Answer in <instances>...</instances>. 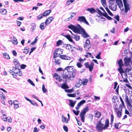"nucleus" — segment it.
Wrapping results in <instances>:
<instances>
[{
  "instance_id": "22",
  "label": "nucleus",
  "mask_w": 132,
  "mask_h": 132,
  "mask_svg": "<svg viewBox=\"0 0 132 132\" xmlns=\"http://www.w3.org/2000/svg\"><path fill=\"white\" fill-rule=\"evenodd\" d=\"M120 99L121 101V102L122 104H120L119 106V108H122V107H124L125 106V105L124 102L122 99V98L121 97H120Z\"/></svg>"
},
{
  "instance_id": "1",
  "label": "nucleus",
  "mask_w": 132,
  "mask_h": 132,
  "mask_svg": "<svg viewBox=\"0 0 132 132\" xmlns=\"http://www.w3.org/2000/svg\"><path fill=\"white\" fill-rule=\"evenodd\" d=\"M76 70L73 66H69L66 67L63 71L62 78L65 80H73L76 74Z\"/></svg>"
},
{
  "instance_id": "42",
  "label": "nucleus",
  "mask_w": 132,
  "mask_h": 132,
  "mask_svg": "<svg viewBox=\"0 0 132 132\" xmlns=\"http://www.w3.org/2000/svg\"><path fill=\"white\" fill-rule=\"evenodd\" d=\"M121 76L123 78H127V75L126 73L125 72L121 74Z\"/></svg>"
},
{
  "instance_id": "25",
  "label": "nucleus",
  "mask_w": 132,
  "mask_h": 132,
  "mask_svg": "<svg viewBox=\"0 0 132 132\" xmlns=\"http://www.w3.org/2000/svg\"><path fill=\"white\" fill-rule=\"evenodd\" d=\"M72 36L77 41L79 40L80 39L79 36L77 34H74Z\"/></svg>"
},
{
  "instance_id": "38",
  "label": "nucleus",
  "mask_w": 132,
  "mask_h": 132,
  "mask_svg": "<svg viewBox=\"0 0 132 132\" xmlns=\"http://www.w3.org/2000/svg\"><path fill=\"white\" fill-rule=\"evenodd\" d=\"M31 29L32 30V31H34V30L36 28V24L34 23H32L31 24Z\"/></svg>"
},
{
  "instance_id": "44",
  "label": "nucleus",
  "mask_w": 132,
  "mask_h": 132,
  "mask_svg": "<svg viewBox=\"0 0 132 132\" xmlns=\"http://www.w3.org/2000/svg\"><path fill=\"white\" fill-rule=\"evenodd\" d=\"M105 9L106 10L107 12L111 16H112L113 15L112 13L110 12V10L107 7L105 8Z\"/></svg>"
},
{
  "instance_id": "37",
  "label": "nucleus",
  "mask_w": 132,
  "mask_h": 132,
  "mask_svg": "<svg viewBox=\"0 0 132 132\" xmlns=\"http://www.w3.org/2000/svg\"><path fill=\"white\" fill-rule=\"evenodd\" d=\"M12 43L15 45H16L18 42L16 38L14 37H13V40H12Z\"/></svg>"
},
{
  "instance_id": "51",
  "label": "nucleus",
  "mask_w": 132,
  "mask_h": 132,
  "mask_svg": "<svg viewBox=\"0 0 132 132\" xmlns=\"http://www.w3.org/2000/svg\"><path fill=\"white\" fill-rule=\"evenodd\" d=\"M67 95L69 97H74L76 96V94L75 93L73 94H68Z\"/></svg>"
},
{
  "instance_id": "47",
  "label": "nucleus",
  "mask_w": 132,
  "mask_h": 132,
  "mask_svg": "<svg viewBox=\"0 0 132 132\" xmlns=\"http://www.w3.org/2000/svg\"><path fill=\"white\" fill-rule=\"evenodd\" d=\"M63 42L62 40H59L56 42V44L57 46L62 45L63 44Z\"/></svg>"
},
{
  "instance_id": "54",
  "label": "nucleus",
  "mask_w": 132,
  "mask_h": 132,
  "mask_svg": "<svg viewBox=\"0 0 132 132\" xmlns=\"http://www.w3.org/2000/svg\"><path fill=\"white\" fill-rule=\"evenodd\" d=\"M72 111L73 113L76 116L78 115L79 114V110L76 111L75 110H73Z\"/></svg>"
},
{
  "instance_id": "50",
  "label": "nucleus",
  "mask_w": 132,
  "mask_h": 132,
  "mask_svg": "<svg viewBox=\"0 0 132 132\" xmlns=\"http://www.w3.org/2000/svg\"><path fill=\"white\" fill-rule=\"evenodd\" d=\"M105 16L109 20H110L113 19L112 18L108 15V14L106 12H105Z\"/></svg>"
},
{
  "instance_id": "18",
  "label": "nucleus",
  "mask_w": 132,
  "mask_h": 132,
  "mask_svg": "<svg viewBox=\"0 0 132 132\" xmlns=\"http://www.w3.org/2000/svg\"><path fill=\"white\" fill-rule=\"evenodd\" d=\"M51 10H50L45 11L43 13L44 16H46L48 15L51 12Z\"/></svg>"
},
{
  "instance_id": "36",
  "label": "nucleus",
  "mask_w": 132,
  "mask_h": 132,
  "mask_svg": "<svg viewBox=\"0 0 132 132\" xmlns=\"http://www.w3.org/2000/svg\"><path fill=\"white\" fill-rule=\"evenodd\" d=\"M29 48H27L26 47H25L24 51H23V53H25L26 54H27L29 52Z\"/></svg>"
},
{
  "instance_id": "32",
  "label": "nucleus",
  "mask_w": 132,
  "mask_h": 132,
  "mask_svg": "<svg viewBox=\"0 0 132 132\" xmlns=\"http://www.w3.org/2000/svg\"><path fill=\"white\" fill-rule=\"evenodd\" d=\"M62 117V121L63 122H65V123H68V121L66 120V118L63 115H62L61 116Z\"/></svg>"
},
{
  "instance_id": "10",
  "label": "nucleus",
  "mask_w": 132,
  "mask_h": 132,
  "mask_svg": "<svg viewBox=\"0 0 132 132\" xmlns=\"http://www.w3.org/2000/svg\"><path fill=\"white\" fill-rule=\"evenodd\" d=\"M84 47L86 50H88L90 47L91 45L88 39H87L85 42Z\"/></svg>"
},
{
  "instance_id": "9",
  "label": "nucleus",
  "mask_w": 132,
  "mask_h": 132,
  "mask_svg": "<svg viewBox=\"0 0 132 132\" xmlns=\"http://www.w3.org/2000/svg\"><path fill=\"white\" fill-rule=\"evenodd\" d=\"M131 60L130 57H126L124 59V61L125 62V64L126 66H129L130 65V63Z\"/></svg>"
},
{
  "instance_id": "4",
  "label": "nucleus",
  "mask_w": 132,
  "mask_h": 132,
  "mask_svg": "<svg viewBox=\"0 0 132 132\" xmlns=\"http://www.w3.org/2000/svg\"><path fill=\"white\" fill-rule=\"evenodd\" d=\"M96 128L97 131L99 132L102 131L103 129H104V124L101 123V121L98 122L96 125Z\"/></svg>"
},
{
  "instance_id": "52",
  "label": "nucleus",
  "mask_w": 132,
  "mask_h": 132,
  "mask_svg": "<svg viewBox=\"0 0 132 132\" xmlns=\"http://www.w3.org/2000/svg\"><path fill=\"white\" fill-rule=\"evenodd\" d=\"M28 81L29 83L31 85L33 86H35V84L33 83L32 81L30 79H28L27 80Z\"/></svg>"
},
{
  "instance_id": "56",
  "label": "nucleus",
  "mask_w": 132,
  "mask_h": 132,
  "mask_svg": "<svg viewBox=\"0 0 132 132\" xmlns=\"http://www.w3.org/2000/svg\"><path fill=\"white\" fill-rule=\"evenodd\" d=\"M55 63L57 64H60V61L58 59H54Z\"/></svg>"
},
{
  "instance_id": "17",
  "label": "nucleus",
  "mask_w": 132,
  "mask_h": 132,
  "mask_svg": "<svg viewBox=\"0 0 132 132\" xmlns=\"http://www.w3.org/2000/svg\"><path fill=\"white\" fill-rule=\"evenodd\" d=\"M109 121L108 119H106L105 122V125L104 126V129L107 128L109 126Z\"/></svg>"
},
{
  "instance_id": "31",
  "label": "nucleus",
  "mask_w": 132,
  "mask_h": 132,
  "mask_svg": "<svg viewBox=\"0 0 132 132\" xmlns=\"http://www.w3.org/2000/svg\"><path fill=\"white\" fill-rule=\"evenodd\" d=\"M3 56L5 58L7 59H10V58L9 56V55L6 53H4L3 54Z\"/></svg>"
},
{
  "instance_id": "57",
  "label": "nucleus",
  "mask_w": 132,
  "mask_h": 132,
  "mask_svg": "<svg viewBox=\"0 0 132 132\" xmlns=\"http://www.w3.org/2000/svg\"><path fill=\"white\" fill-rule=\"evenodd\" d=\"M123 78V81L126 83V84L129 83V82L127 80V78Z\"/></svg>"
},
{
  "instance_id": "59",
  "label": "nucleus",
  "mask_w": 132,
  "mask_h": 132,
  "mask_svg": "<svg viewBox=\"0 0 132 132\" xmlns=\"http://www.w3.org/2000/svg\"><path fill=\"white\" fill-rule=\"evenodd\" d=\"M101 52H100L98 54V55L96 56V58L98 59H101L100 55L101 54Z\"/></svg>"
},
{
  "instance_id": "20",
  "label": "nucleus",
  "mask_w": 132,
  "mask_h": 132,
  "mask_svg": "<svg viewBox=\"0 0 132 132\" xmlns=\"http://www.w3.org/2000/svg\"><path fill=\"white\" fill-rule=\"evenodd\" d=\"M86 10L89 11L91 13H93L96 11V10L93 8H88L86 9Z\"/></svg>"
},
{
  "instance_id": "2",
  "label": "nucleus",
  "mask_w": 132,
  "mask_h": 132,
  "mask_svg": "<svg viewBox=\"0 0 132 132\" xmlns=\"http://www.w3.org/2000/svg\"><path fill=\"white\" fill-rule=\"evenodd\" d=\"M89 108L88 106L84 108L82 110L80 114V116L82 121L83 122H85V115L86 112L88 111Z\"/></svg>"
},
{
  "instance_id": "40",
  "label": "nucleus",
  "mask_w": 132,
  "mask_h": 132,
  "mask_svg": "<svg viewBox=\"0 0 132 132\" xmlns=\"http://www.w3.org/2000/svg\"><path fill=\"white\" fill-rule=\"evenodd\" d=\"M122 67H119V68L118 69V70L119 71V72L121 73L122 74L124 72V71L122 68Z\"/></svg>"
},
{
  "instance_id": "29",
  "label": "nucleus",
  "mask_w": 132,
  "mask_h": 132,
  "mask_svg": "<svg viewBox=\"0 0 132 132\" xmlns=\"http://www.w3.org/2000/svg\"><path fill=\"white\" fill-rule=\"evenodd\" d=\"M86 101L84 100H83L78 103L77 104V106L80 107Z\"/></svg>"
},
{
  "instance_id": "63",
  "label": "nucleus",
  "mask_w": 132,
  "mask_h": 132,
  "mask_svg": "<svg viewBox=\"0 0 132 132\" xmlns=\"http://www.w3.org/2000/svg\"><path fill=\"white\" fill-rule=\"evenodd\" d=\"M125 85L127 86L130 89H132L131 86L130 85L129 83H127V84H125Z\"/></svg>"
},
{
  "instance_id": "53",
  "label": "nucleus",
  "mask_w": 132,
  "mask_h": 132,
  "mask_svg": "<svg viewBox=\"0 0 132 132\" xmlns=\"http://www.w3.org/2000/svg\"><path fill=\"white\" fill-rule=\"evenodd\" d=\"M43 16H44L43 14H40L37 16V18L38 20H40L43 18Z\"/></svg>"
},
{
  "instance_id": "46",
  "label": "nucleus",
  "mask_w": 132,
  "mask_h": 132,
  "mask_svg": "<svg viewBox=\"0 0 132 132\" xmlns=\"http://www.w3.org/2000/svg\"><path fill=\"white\" fill-rule=\"evenodd\" d=\"M114 116L113 114H111V124L112 125L114 119Z\"/></svg>"
},
{
  "instance_id": "60",
  "label": "nucleus",
  "mask_w": 132,
  "mask_h": 132,
  "mask_svg": "<svg viewBox=\"0 0 132 132\" xmlns=\"http://www.w3.org/2000/svg\"><path fill=\"white\" fill-rule=\"evenodd\" d=\"M77 66L79 68H81L82 67V65L80 62L77 63Z\"/></svg>"
},
{
  "instance_id": "30",
  "label": "nucleus",
  "mask_w": 132,
  "mask_h": 132,
  "mask_svg": "<svg viewBox=\"0 0 132 132\" xmlns=\"http://www.w3.org/2000/svg\"><path fill=\"white\" fill-rule=\"evenodd\" d=\"M0 12L2 14H5L7 13V11L5 9H2L0 10Z\"/></svg>"
},
{
  "instance_id": "45",
  "label": "nucleus",
  "mask_w": 132,
  "mask_h": 132,
  "mask_svg": "<svg viewBox=\"0 0 132 132\" xmlns=\"http://www.w3.org/2000/svg\"><path fill=\"white\" fill-rule=\"evenodd\" d=\"M0 97L2 99H4L5 98V95L2 92H0Z\"/></svg>"
},
{
  "instance_id": "13",
  "label": "nucleus",
  "mask_w": 132,
  "mask_h": 132,
  "mask_svg": "<svg viewBox=\"0 0 132 132\" xmlns=\"http://www.w3.org/2000/svg\"><path fill=\"white\" fill-rule=\"evenodd\" d=\"M55 52L59 56H60L61 54H62L63 53V50L60 48L57 49L55 50Z\"/></svg>"
},
{
  "instance_id": "34",
  "label": "nucleus",
  "mask_w": 132,
  "mask_h": 132,
  "mask_svg": "<svg viewBox=\"0 0 132 132\" xmlns=\"http://www.w3.org/2000/svg\"><path fill=\"white\" fill-rule=\"evenodd\" d=\"M16 70H17V71H18V72H15V73L17 75L19 76H21L22 75V73L21 72V71H20V70L18 69H16Z\"/></svg>"
},
{
  "instance_id": "24",
  "label": "nucleus",
  "mask_w": 132,
  "mask_h": 132,
  "mask_svg": "<svg viewBox=\"0 0 132 132\" xmlns=\"http://www.w3.org/2000/svg\"><path fill=\"white\" fill-rule=\"evenodd\" d=\"M125 101L126 103L128 104L130 107H132V106L130 103L129 101L128 100V96L127 95L125 96Z\"/></svg>"
},
{
  "instance_id": "23",
  "label": "nucleus",
  "mask_w": 132,
  "mask_h": 132,
  "mask_svg": "<svg viewBox=\"0 0 132 132\" xmlns=\"http://www.w3.org/2000/svg\"><path fill=\"white\" fill-rule=\"evenodd\" d=\"M125 8V12L126 13L128 12V11L130 10L129 6L128 4L124 5Z\"/></svg>"
},
{
  "instance_id": "7",
  "label": "nucleus",
  "mask_w": 132,
  "mask_h": 132,
  "mask_svg": "<svg viewBox=\"0 0 132 132\" xmlns=\"http://www.w3.org/2000/svg\"><path fill=\"white\" fill-rule=\"evenodd\" d=\"M77 20L80 22L84 23L85 24L87 25H89L88 22L87 21L85 17L84 16H79L78 19Z\"/></svg>"
},
{
  "instance_id": "48",
  "label": "nucleus",
  "mask_w": 132,
  "mask_h": 132,
  "mask_svg": "<svg viewBox=\"0 0 132 132\" xmlns=\"http://www.w3.org/2000/svg\"><path fill=\"white\" fill-rule=\"evenodd\" d=\"M2 119L5 121H7V118L6 116L4 114H3L2 117Z\"/></svg>"
},
{
  "instance_id": "28",
  "label": "nucleus",
  "mask_w": 132,
  "mask_h": 132,
  "mask_svg": "<svg viewBox=\"0 0 132 132\" xmlns=\"http://www.w3.org/2000/svg\"><path fill=\"white\" fill-rule=\"evenodd\" d=\"M118 63L119 65V67H123V61L121 59L119 60L118 61Z\"/></svg>"
},
{
  "instance_id": "5",
  "label": "nucleus",
  "mask_w": 132,
  "mask_h": 132,
  "mask_svg": "<svg viewBox=\"0 0 132 132\" xmlns=\"http://www.w3.org/2000/svg\"><path fill=\"white\" fill-rule=\"evenodd\" d=\"M77 33L82 34V36L84 38L89 37V36L85 32V30L81 27H80V29Z\"/></svg>"
},
{
  "instance_id": "26",
  "label": "nucleus",
  "mask_w": 132,
  "mask_h": 132,
  "mask_svg": "<svg viewBox=\"0 0 132 132\" xmlns=\"http://www.w3.org/2000/svg\"><path fill=\"white\" fill-rule=\"evenodd\" d=\"M46 26L45 25V24L44 23H42L40 25V28L41 30H43L44 29Z\"/></svg>"
},
{
  "instance_id": "41",
  "label": "nucleus",
  "mask_w": 132,
  "mask_h": 132,
  "mask_svg": "<svg viewBox=\"0 0 132 132\" xmlns=\"http://www.w3.org/2000/svg\"><path fill=\"white\" fill-rule=\"evenodd\" d=\"M18 101L16 100H15L14 101L13 104L14 105V107L15 109H17L19 108V106L17 103H15V102H17Z\"/></svg>"
},
{
  "instance_id": "6",
  "label": "nucleus",
  "mask_w": 132,
  "mask_h": 132,
  "mask_svg": "<svg viewBox=\"0 0 132 132\" xmlns=\"http://www.w3.org/2000/svg\"><path fill=\"white\" fill-rule=\"evenodd\" d=\"M110 3L112 4L111 5L109 6V8L110 9L113 11H116L117 9V5L114 2L115 1V0H109Z\"/></svg>"
},
{
  "instance_id": "21",
  "label": "nucleus",
  "mask_w": 132,
  "mask_h": 132,
  "mask_svg": "<svg viewBox=\"0 0 132 132\" xmlns=\"http://www.w3.org/2000/svg\"><path fill=\"white\" fill-rule=\"evenodd\" d=\"M94 65V63L93 62H92L91 64L89 65V67L88 68H89V70L90 71H91L93 70Z\"/></svg>"
},
{
  "instance_id": "58",
  "label": "nucleus",
  "mask_w": 132,
  "mask_h": 132,
  "mask_svg": "<svg viewBox=\"0 0 132 132\" xmlns=\"http://www.w3.org/2000/svg\"><path fill=\"white\" fill-rule=\"evenodd\" d=\"M73 89H66L65 90V92L67 93H72V92Z\"/></svg>"
},
{
  "instance_id": "19",
  "label": "nucleus",
  "mask_w": 132,
  "mask_h": 132,
  "mask_svg": "<svg viewBox=\"0 0 132 132\" xmlns=\"http://www.w3.org/2000/svg\"><path fill=\"white\" fill-rule=\"evenodd\" d=\"M61 87L63 89H65L69 88V87L67 85V83H64L61 86Z\"/></svg>"
},
{
  "instance_id": "62",
  "label": "nucleus",
  "mask_w": 132,
  "mask_h": 132,
  "mask_svg": "<svg viewBox=\"0 0 132 132\" xmlns=\"http://www.w3.org/2000/svg\"><path fill=\"white\" fill-rule=\"evenodd\" d=\"M119 16L117 15H115L114 17V18L118 21H119Z\"/></svg>"
},
{
  "instance_id": "12",
  "label": "nucleus",
  "mask_w": 132,
  "mask_h": 132,
  "mask_svg": "<svg viewBox=\"0 0 132 132\" xmlns=\"http://www.w3.org/2000/svg\"><path fill=\"white\" fill-rule=\"evenodd\" d=\"M53 19V16L49 17L47 18L46 20L45 24V25H48Z\"/></svg>"
},
{
  "instance_id": "27",
  "label": "nucleus",
  "mask_w": 132,
  "mask_h": 132,
  "mask_svg": "<svg viewBox=\"0 0 132 132\" xmlns=\"http://www.w3.org/2000/svg\"><path fill=\"white\" fill-rule=\"evenodd\" d=\"M64 37H66L71 42H73L72 39L71 38L70 36L68 35H64Z\"/></svg>"
},
{
  "instance_id": "39",
  "label": "nucleus",
  "mask_w": 132,
  "mask_h": 132,
  "mask_svg": "<svg viewBox=\"0 0 132 132\" xmlns=\"http://www.w3.org/2000/svg\"><path fill=\"white\" fill-rule=\"evenodd\" d=\"M88 81V80L86 79L82 81V84H83V86L85 85H86Z\"/></svg>"
},
{
  "instance_id": "55",
  "label": "nucleus",
  "mask_w": 132,
  "mask_h": 132,
  "mask_svg": "<svg viewBox=\"0 0 132 132\" xmlns=\"http://www.w3.org/2000/svg\"><path fill=\"white\" fill-rule=\"evenodd\" d=\"M71 13L72 14L71 15L70 17L68 18V19H71L76 14V13L74 12H72Z\"/></svg>"
},
{
  "instance_id": "14",
  "label": "nucleus",
  "mask_w": 132,
  "mask_h": 132,
  "mask_svg": "<svg viewBox=\"0 0 132 132\" xmlns=\"http://www.w3.org/2000/svg\"><path fill=\"white\" fill-rule=\"evenodd\" d=\"M60 57L62 59L65 60H70L71 59L70 57L65 55H61L60 56Z\"/></svg>"
},
{
  "instance_id": "64",
  "label": "nucleus",
  "mask_w": 132,
  "mask_h": 132,
  "mask_svg": "<svg viewBox=\"0 0 132 132\" xmlns=\"http://www.w3.org/2000/svg\"><path fill=\"white\" fill-rule=\"evenodd\" d=\"M119 124H120V123H117L115 124L114 125V127L116 129H119L118 126H119Z\"/></svg>"
},
{
  "instance_id": "43",
  "label": "nucleus",
  "mask_w": 132,
  "mask_h": 132,
  "mask_svg": "<svg viewBox=\"0 0 132 132\" xmlns=\"http://www.w3.org/2000/svg\"><path fill=\"white\" fill-rule=\"evenodd\" d=\"M42 90L43 93H46L47 91V89L45 87L44 84H43L42 85Z\"/></svg>"
},
{
  "instance_id": "61",
  "label": "nucleus",
  "mask_w": 132,
  "mask_h": 132,
  "mask_svg": "<svg viewBox=\"0 0 132 132\" xmlns=\"http://www.w3.org/2000/svg\"><path fill=\"white\" fill-rule=\"evenodd\" d=\"M101 2L103 6H105L106 5V1H101Z\"/></svg>"
},
{
  "instance_id": "3",
  "label": "nucleus",
  "mask_w": 132,
  "mask_h": 132,
  "mask_svg": "<svg viewBox=\"0 0 132 132\" xmlns=\"http://www.w3.org/2000/svg\"><path fill=\"white\" fill-rule=\"evenodd\" d=\"M78 27L73 25H70L68 26V28L71 29L74 32L76 33H78L81 27L80 25L78 24L77 25Z\"/></svg>"
},
{
  "instance_id": "35",
  "label": "nucleus",
  "mask_w": 132,
  "mask_h": 132,
  "mask_svg": "<svg viewBox=\"0 0 132 132\" xmlns=\"http://www.w3.org/2000/svg\"><path fill=\"white\" fill-rule=\"evenodd\" d=\"M64 47H65L68 50H70L71 48V45L69 44H65L64 45Z\"/></svg>"
},
{
  "instance_id": "8",
  "label": "nucleus",
  "mask_w": 132,
  "mask_h": 132,
  "mask_svg": "<svg viewBox=\"0 0 132 132\" xmlns=\"http://www.w3.org/2000/svg\"><path fill=\"white\" fill-rule=\"evenodd\" d=\"M119 110H118V109L116 106L114 108L115 112L116 113L117 117L120 118L121 117L122 114L121 112L122 111V108H119Z\"/></svg>"
},
{
  "instance_id": "11",
  "label": "nucleus",
  "mask_w": 132,
  "mask_h": 132,
  "mask_svg": "<svg viewBox=\"0 0 132 132\" xmlns=\"http://www.w3.org/2000/svg\"><path fill=\"white\" fill-rule=\"evenodd\" d=\"M117 3L121 10H124L122 2L121 0H116Z\"/></svg>"
},
{
  "instance_id": "16",
  "label": "nucleus",
  "mask_w": 132,
  "mask_h": 132,
  "mask_svg": "<svg viewBox=\"0 0 132 132\" xmlns=\"http://www.w3.org/2000/svg\"><path fill=\"white\" fill-rule=\"evenodd\" d=\"M13 63L14 65L16 67H18V66L20 65V64L19 63L18 60L16 59H15L13 60Z\"/></svg>"
},
{
  "instance_id": "15",
  "label": "nucleus",
  "mask_w": 132,
  "mask_h": 132,
  "mask_svg": "<svg viewBox=\"0 0 132 132\" xmlns=\"http://www.w3.org/2000/svg\"><path fill=\"white\" fill-rule=\"evenodd\" d=\"M69 105L72 108H73L76 103V101H73L72 100H69Z\"/></svg>"
},
{
  "instance_id": "49",
  "label": "nucleus",
  "mask_w": 132,
  "mask_h": 132,
  "mask_svg": "<svg viewBox=\"0 0 132 132\" xmlns=\"http://www.w3.org/2000/svg\"><path fill=\"white\" fill-rule=\"evenodd\" d=\"M101 116V113L99 112H97L95 114V116L97 118H98Z\"/></svg>"
},
{
  "instance_id": "33",
  "label": "nucleus",
  "mask_w": 132,
  "mask_h": 132,
  "mask_svg": "<svg viewBox=\"0 0 132 132\" xmlns=\"http://www.w3.org/2000/svg\"><path fill=\"white\" fill-rule=\"evenodd\" d=\"M74 1V0H68L67 2L66 5L68 6Z\"/></svg>"
}]
</instances>
